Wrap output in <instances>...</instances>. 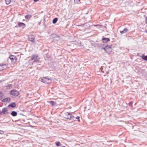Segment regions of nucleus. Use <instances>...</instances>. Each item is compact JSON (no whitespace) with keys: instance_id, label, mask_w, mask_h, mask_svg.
<instances>
[{"instance_id":"obj_23","label":"nucleus","mask_w":147,"mask_h":147,"mask_svg":"<svg viewBox=\"0 0 147 147\" xmlns=\"http://www.w3.org/2000/svg\"><path fill=\"white\" fill-rule=\"evenodd\" d=\"M55 144L57 146L62 145L61 144V143L59 142H55Z\"/></svg>"},{"instance_id":"obj_11","label":"nucleus","mask_w":147,"mask_h":147,"mask_svg":"<svg viewBox=\"0 0 147 147\" xmlns=\"http://www.w3.org/2000/svg\"><path fill=\"white\" fill-rule=\"evenodd\" d=\"M7 68V65L6 64L0 65V71L5 69Z\"/></svg>"},{"instance_id":"obj_33","label":"nucleus","mask_w":147,"mask_h":147,"mask_svg":"<svg viewBox=\"0 0 147 147\" xmlns=\"http://www.w3.org/2000/svg\"><path fill=\"white\" fill-rule=\"evenodd\" d=\"M60 147H66L65 146H63Z\"/></svg>"},{"instance_id":"obj_1","label":"nucleus","mask_w":147,"mask_h":147,"mask_svg":"<svg viewBox=\"0 0 147 147\" xmlns=\"http://www.w3.org/2000/svg\"><path fill=\"white\" fill-rule=\"evenodd\" d=\"M65 117L69 119L74 120L75 117L69 112H66L65 113Z\"/></svg>"},{"instance_id":"obj_3","label":"nucleus","mask_w":147,"mask_h":147,"mask_svg":"<svg viewBox=\"0 0 147 147\" xmlns=\"http://www.w3.org/2000/svg\"><path fill=\"white\" fill-rule=\"evenodd\" d=\"M31 58V59L34 60V62L38 61L40 59L38 56L35 54L32 55Z\"/></svg>"},{"instance_id":"obj_32","label":"nucleus","mask_w":147,"mask_h":147,"mask_svg":"<svg viewBox=\"0 0 147 147\" xmlns=\"http://www.w3.org/2000/svg\"><path fill=\"white\" fill-rule=\"evenodd\" d=\"M144 32L147 33V30H146Z\"/></svg>"},{"instance_id":"obj_10","label":"nucleus","mask_w":147,"mask_h":147,"mask_svg":"<svg viewBox=\"0 0 147 147\" xmlns=\"http://www.w3.org/2000/svg\"><path fill=\"white\" fill-rule=\"evenodd\" d=\"M46 81H45V83L46 84H50L52 82V80L51 79L47 77Z\"/></svg>"},{"instance_id":"obj_16","label":"nucleus","mask_w":147,"mask_h":147,"mask_svg":"<svg viewBox=\"0 0 147 147\" xmlns=\"http://www.w3.org/2000/svg\"><path fill=\"white\" fill-rule=\"evenodd\" d=\"M18 25L19 27H24L26 26L25 24L22 22H18Z\"/></svg>"},{"instance_id":"obj_28","label":"nucleus","mask_w":147,"mask_h":147,"mask_svg":"<svg viewBox=\"0 0 147 147\" xmlns=\"http://www.w3.org/2000/svg\"><path fill=\"white\" fill-rule=\"evenodd\" d=\"M4 134V131H3L0 130V134Z\"/></svg>"},{"instance_id":"obj_15","label":"nucleus","mask_w":147,"mask_h":147,"mask_svg":"<svg viewBox=\"0 0 147 147\" xmlns=\"http://www.w3.org/2000/svg\"><path fill=\"white\" fill-rule=\"evenodd\" d=\"M11 115H12L13 117H15L16 116H17V113L16 112L13 111H12L11 113Z\"/></svg>"},{"instance_id":"obj_9","label":"nucleus","mask_w":147,"mask_h":147,"mask_svg":"<svg viewBox=\"0 0 147 147\" xmlns=\"http://www.w3.org/2000/svg\"><path fill=\"white\" fill-rule=\"evenodd\" d=\"M102 39L103 42L104 43H107L110 41V39L109 38H104Z\"/></svg>"},{"instance_id":"obj_25","label":"nucleus","mask_w":147,"mask_h":147,"mask_svg":"<svg viewBox=\"0 0 147 147\" xmlns=\"http://www.w3.org/2000/svg\"><path fill=\"white\" fill-rule=\"evenodd\" d=\"M80 1V0H74L75 3L77 4L79 3Z\"/></svg>"},{"instance_id":"obj_27","label":"nucleus","mask_w":147,"mask_h":147,"mask_svg":"<svg viewBox=\"0 0 147 147\" xmlns=\"http://www.w3.org/2000/svg\"><path fill=\"white\" fill-rule=\"evenodd\" d=\"M80 117L79 116H78L77 117H75L76 119H78V121L79 122H80Z\"/></svg>"},{"instance_id":"obj_20","label":"nucleus","mask_w":147,"mask_h":147,"mask_svg":"<svg viewBox=\"0 0 147 147\" xmlns=\"http://www.w3.org/2000/svg\"><path fill=\"white\" fill-rule=\"evenodd\" d=\"M58 20V19L57 18H54L53 20V24H55Z\"/></svg>"},{"instance_id":"obj_12","label":"nucleus","mask_w":147,"mask_h":147,"mask_svg":"<svg viewBox=\"0 0 147 147\" xmlns=\"http://www.w3.org/2000/svg\"><path fill=\"white\" fill-rule=\"evenodd\" d=\"M10 100L11 99L10 98H6L3 99L1 101L3 102H9Z\"/></svg>"},{"instance_id":"obj_21","label":"nucleus","mask_w":147,"mask_h":147,"mask_svg":"<svg viewBox=\"0 0 147 147\" xmlns=\"http://www.w3.org/2000/svg\"><path fill=\"white\" fill-rule=\"evenodd\" d=\"M12 85L11 84H9L6 86L7 89H10L12 88Z\"/></svg>"},{"instance_id":"obj_8","label":"nucleus","mask_w":147,"mask_h":147,"mask_svg":"<svg viewBox=\"0 0 147 147\" xmlns=\"http://www.w3.org/2000/svg\"><path fill=\"white\" fill-rule=\"evenodd\" d=\"M8 110V109L7 108H4L2 110V113L3 114H8V112H7Z\"/></svg>"},{"instance_id":"obj_13","label":"nucleus","mask_w":147,"mask_h":147,"mask_svg":"<svg viewBox=\"0 0 147 147\" xmlns=\"http://www.w3.org/2000/svg\"><path fill=\"white\" fill-rule=\"evenodd\" d=\"M16 106V104L15 103L11 102L9 105L8 107H11L12 108H14Z\"/></svg>"},{"instance_id":"obj_2","label":"nucleus","mask_w":147,"mask_h":147,"mask_svg":"<svg viewBox=\"0 0 147 147\" xmlns=\"http://www.w3.org/2000/svg\"><path fill=\"white\" fill-rule=\"evenodd\" d=\"M107 53L110 54L112 51V49L111 47L107 46L104 48H102Z\"/></svg>"},{"instance_id":"obj_6","label":"nucleus","mask_w":147,"mask_h":147,"mask_svg":"<svg viewBox=\"0 0 147 147\" xmlns=\"http://www.w3.org/2000/svg\"><path fill=\"white\" fill-rule=\"evenodd\" d=\"M51 38H53L55 39L56 40H59V36L56 34H53L51 35Z\"/></svg>"},{"instance_id":"obj_5","label":"nucleus","mask_w":147,"mask_h":147,"mask_svg":"<svg viewBox=\"0 0 147 147\" xmlns=\"http://www.w3.org/2000/svg\"><path fill=\"white\" fill-rule=\"evenodd\" d=\"M9 59H11L12 63L13 64L15 63L16 61L17 58L15 56L11 55L9 57Z\"/></svg>"},{"instance_id":"obj_30","label":"nucleus","mask_w":147,"mask_h":147,"mask_svg":"<svg viewBox=\"0 0 147 147\" xmlns=\"http://www.w3.org/2000/svg\"><path fill=\"white\" fill-rule=\"evenodd\" d=\"M132 102H131L129 103V105H132Z\"/></svg>"},{"instance_id":"obj_29","label":"nucleus","mask_w":147,"mask_h":147,"mask_svg":"<svg viewBox=\"0 0 147 147\" xmlns=\"http://www.w3.org/2000/svg\"><path fill=\"white\" fill-rule=\"evenodd\" d=\"M145 22L147 24V16L145 17Z\"/></svg>"},{"instance_id":"obj_18","label":"nucleus","mask_w":147,"mask_h":147,"mask_svg":"<svg viewBox=\"0 0 147 147\" xmlns=\"http://www.w3.org/2000/svg\"><path fill=\"white\" fill-rule=\"evenodd\" d=\"M31 17H32V16L30 14H28V15H26L25 16V18L26 19H30V18H31Z\"/></svg>"},{"instance_id":"obj_34","label":"nucleus","mask_w":147,"mask_h":147,"mask_svg":"<svg viewBox=\"0 0 147 147\" xmlns=\"http://www.w3.org/2000/svg\"><path fill=\"white\" fill-rule=\"evenodd\" d=\"M40 24V23H39V25Z\"/></svg>"},{"instance_id":"obj_24","label":"nucleus","mask_w":147,"mask_h":147,"mask_svg":"<svg viewBox=\"0 0 147 147\" xmlns=\"http://www.w3.org/2000/svg\"><path fill=\"white\" fill-rule=\"evenodd\" d=\"M5 3L7 5L9 4L11 2V0H5Z\"/></svg>"},{"instance_id":"obj_14","label":"nucleus","mask_w":147,"mask_h":147,"mask_svg":"<svg viewBox=\"0 0 147 147\" xmlns=\"http://www.w3.org/2000/svg\"><path fill=\"white\" fill-rule=\"evenodd\" d=\"M46 77H44L42 78H40V80L42 82L45 83V81H46Z\"/></svg>"},{"instance_id":"obj_31","label":"nucleus","mask_w":147,"mask_h":147,"mask_svg":"<svg viewBox=\"0 0 147 147\" xmlns=\"http://www.w3.org/2000/svg\"><path fill=\"white\" fill-rule=\"evenodd\" d=\"M39 0H34V1L35 2H37Z\"/></svg>"},{"instance_id":"obj_4","label":"nucleus","mask_w":147,"mask_h":147,"mask_svg":"<svg viewBox=\"0 0 147 147\" xmlns=\"http://www.w3.org/2000/svg\"><path fill=\"white\" fill-rule=\"evenodd\" d=\"M10 94L13 96H17L19 95L20 93L16 90H12L10 91Z\"/></svg>"},{"instance_id":"obj_19","label":"nucleus","mask_w":147,"mask_h":147,"mask_svg":"<svg viewBox=\"0 0 147 147\" xmlns=\"http://www.w3.org/2000/svg\"><path fill=\"white\" fill-rule=\"evenodd\" d=\"M49 103L52 106L56 105V103L53 101H50Z\"/></svg>"},{"instance_id":"obj_26","label":"nucleus","mask_w":147,"mask_h":147,"mask_svg":"<svg viewBox=\"0 0 147 147\" xmlns=\"http://www.w3.org/2000/svg\"><path fill=\"white\" fill-rule=\"evenodd\" d=\"M3 95L4 94L3 92H0V98L2 97Z\"/></svg>"},{"instance_id":"obj_22","label":"nucleus","mask_w":147,"mask_h":147,"mask_svg":"<svg viewBox=\"0 0 147 147\" xmlns=\"http://www.w3.org/2000/svg\"><path fill=\"white\" fill-rule=\"evenodd\" d=\"M142 59L145 61H147V55L145 56L143 55L142 56Z\"/></svg>"},{"instance_id":"obj_17","label":"nucleus","mask_w":147,"mask_h":147,"mask_svg":"<svg viewBox=\"0 0 147 147\" xmlns=\"http://www.w3.org/2000/svg\"><path fill=\"white\" fill-rule=\"evenodd\" d=\"M127 31V28H125L123 31H120V32L121 34H123L126 33Z\"/></svg>"},{"instance_id":"obj_7","label":"nucleus","mask_w":147,"mask_h":147,"mask_svg":"<svg viewBox=\"0 0 147 147\" xmlns=\"http://www.w3.org/2000/svg\"><path fill=\"white\" fill-rule=\"evenodd\" d=\"M29 40L30 41H31L32 42H35L34 40V35H31L28 36Z\"/></svg>"}]
</instances>
